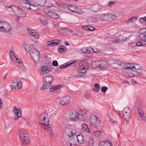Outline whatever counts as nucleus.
<instances>
[{
	"mask_svg": "<svg viewBox=\"0 0 146 146\" xmlns=\"http://www.w3.org/2000/svg\"><path fill=\"white\" fill-rule=\"evenodd\" d=\"M79 112H80L81 113H83L84 115L87 112V110L86 109L81 110Z\"/></svg>",
	"mask_w": 146,
	"mask_h": 146,
	"instance_id": "nucleus-58",
	"label": "nucleus"
},
{
	"mask_svg": "<svg viewBox=\"0 0 146 146\" xmlns=\"http://www.w3.org/2000/svg\"><path fill=\"white\" fill-rule=\"evenodd\" d=\"M92 48L91 47L83 48L81 49L82 52L84 53H92Z\"/></svg>",
	"mask_w": 146,
	"mask_h": 146,
	"instance_id": "nucleus-24",
	"label": "nucleus"
},
{
	"mask_svg": "<svg viewBox=\"0 0 146 146\" xmlns=\"http://www.w3.org/2000/svg\"><path fill=\"white\" fill-rule=\"evenodd\" d=\"M58 44V42H53L52 40L49 41L47 43V44L50 46H53L54 45L56 46Z\"/></svg>",
	"mask_w": 146,
	"mask_h": 146,
	"instance_id": "nucleus-36",
	"label": "nucleus"
},
{
	"mask_svg": "<svg viewBox=\"0 0 146 146\" xmlns=\"http://www.w3.org/2000/svg\"><path fill=\"white\" fill-rule=\"evenodd\" d=\"M92 23L96 22L97 21V18L94 17H91Z\"/></svg>",
	"mask_w": 146,
	"mask_h": 146,
	"instance_id": "nucleus-55",
	"label": "nucleus"
},
{
	"mask_svg": "<svg viewBox=\"0 0 146 146\" xmlns=\"http://www.w3.org/2000/svg\"><path fill=\"white\" fill-rule=\"evenodd\" d=\"M82 129L85 130L86 132L90 133V130L88 127V126L85 124H83L82 125Z\"/></svg>",
	"mask_w": 146,
	"mask_h": 146,
	"instance_id": "nucleus-34",
	"label": "nucleus"
},
{
	"mask_svg": "<svg viewBox=\"0 0 146 146\" xmlns=\"http://www.w3.org/2000/svg\"><path fill=\"white\" fill-rule=\"evenodd\" d=\"M11 88L13 90H16V87L15 86V85H13V84H12L11 85Z\"/></svg>",
	"mask_w": 146,
	"mask_h": 146,
	"instance_id": "nucleus-63",
	"label": "nucleus"
},
{
	"mask_svg": "<svg viewBox=\"0 0 146 146\" xmlns=\"http://www.w3.org/2000/svg\"><path fill=\"white\" fill-rule=\"evenodd\" d=\"M138 113L139 114L142 119H144L145 118V116L143 111L142 112L139 111L138 112Z\"/></svg>",
	"mask_w": 146,
	"mask_h": 146,
	"instance_id": "nucleus-51",
	"label": "nucleus"
},
{
	"mask_svg": "<svg viewBox=\"0 0 146 146\" xmlns=\"http://www.w3.org/2000/svg\"><path fill=\"white\" fill-rule=\"evenodd\" d=\"M66 27L64 28L62 27L60 29L58 30V32L60 33V34H61V35H64L65 34L66 31Z\"/></svg>",
	"mask_w": 146,
	"mask_h": 146,
	"instance_id": "nucleus-40",
	"label": "nucleus"
},
{
	"mask_svg": "<svg viewBox=\"0 0 146 146\" xmlns=\"http://www.w3.org/2000/svg\"><path fill=\"white\" fill-rule=\"evenodd\" d=\"M88 144L89 146H93L94 145V139L92 138L90 139L88 141Z\"/></svg>",
	"mask_w": 146,
	"mask_h": 146,
	"instance_id": "nucleus-43",
	"label": "nucleus"
},
{
	"mask_svg": "<svg viewBox=\"0 0 146 146\" xmlns=\"http://www.w3.org/2000/svg\"><path fill=\"white\" fill-rule=\"evenodd\" d=\"M91 66L93 68H101V65H97L96 63L94 62H92L91 64Z\"/></svg>",
	"mask_w": 146,
	"mask_h": 146,
	"instance_id": "nucleus-37",
	"label": "nucleus"
},
{
	"mask_svg": "<svg viewBox=\"0 0 146 146\" xmlns=\"http://www.w3.org/2000/svg\"><path fill=\"white\" fill-rule=\"evenodd\" d=\"M15 15L19 17H25L26 16V13L19 7L17 11L15 12Z\"/></svg>",
	"mask_w": 146,
	"mask_h": 146,
	"instance_id": "nucleus-12",
	"label": "nucleus"
},
{
	"mask_svg": "<svg viewBox=\"0 0 146 146\" xmlns=\"http://www.w3.org/2000/svg\"><path fill=\"white\" fill-rule=\"evenodd\" d=\"M89 121L90 125L92 126L98 127L100 125V118L95 115L91 116Z\"/></svg>",
	"mask_w": 146,
	"mask_h": 146,
	"instance_id": "nucleus-3",
	"label": "nucleus"
},
{
	"mask_svg": "<svg viewBox=\"0 0 146 146\" xmlns=\"http://www.w3.org/2000/svg\"><path fill=\"white\" fill-rule=\"evenodd\" d=\"M101 134V132L100 131H96L94 132V135L97 137H98Z\"/></svg>",
	"mask_w": 146,
	"mask_h": 146,
	"instance_id": "nucleus-50",
	"label": "nucleus"
},
{
	"mask_svg": "<svg viewBox=\"0 0 146 146\" xmlns=\"http://www.w3.org/2000/svg\"><path fill=\"white\" fill-rule=\"evenodd\" d=\"M78 114L77 112L74 111H70L69 114V118L72 120H76L78 119Z\"/></svg>",
	"mask_w": 146,
	"mask_h": 146,
	"instance_id": "nucleus-11",
	"label": "nucleus"
},
{
	"mask_svg": "<svg viewBox=\"0 0 146 146\" xmlns=\"http://www.w3.org/2000/svg\"><path fill=\"white\" fill-rule=\"evenodd\" d=\"M86 20L88 22L92 23L91 17H89V18L87 19Z\"/></svg>",
	"mask_w": 146,
	"mask_h": 146,
	"instance_id": "nucleus-64",
	"label": "nucleus"
},
{
	"mask_svg": "<svg viewBox=\"0 0 146 146\" xmlns=\"http://www.w3.org/2000/svg\"><path fill=\"white\" fill-rule=\"evenodd\" d=\"M34 3L38 6H44L46 2V0H33Z\"/></svg>",
	"mask_w": 146,
	"mask_h": 146,
	"instance_id": "nucleus-15",
	"label": "nucleus"
},
{
	"mask_svg": "<svg viewBox=\"0 0 146 146\" xmlns=\"http://www.w3.org/2000/svg\"><path fill=\"white\" fill-rule=\"evenodd\" d=\"M108 145H109V146H112L113 144L109 140H106L104 141H100L99 145L100 146H107Z\"/></svg>",
	"mask_w": 146,
	"mask_h": 146,
	"instance_id": "nucleus-16",
	"label": "nucleus"
},
{
	"mask_svg": "<svg viewBox=\"0 0 146 146\" xmlns=\"http://www.w3.org/2000/svg\"><path fill=\"white\" fill-rule=\"evenodd\" d=\"M13 110L15 116L14 117V120H17L21 116V109L19 108H17L15 107L13 108Z\"/></svg>",
	"mask_w": 146,
	"mask_h": 146,
	"instance_id": "nucleus-9",
	"label": "nucleus"
},
{
	"mask_svg": "<svg viewBox=\"0 0 146 146\" xmlns=\"http://www.w3.org/2000/svg\"><path fill=\"white\" fill-rule=\"evenodd\" d=\"M100 89V85L98 84H95L94 87L93 88V90L94 91L97 92H98L99 90Z\"/></svg>",
	"mask_w": 146,
	"mask_h": 146,
	"instance_id": "nucleus-38",
	"label": "nucleus"
},
{
	"mask_svg": "<svg viewBox=\"0 0 146 146\" xmlns=\"http://www.w3.org/2000/svg\"><path fill=\"white\" fill-rule=\"evenodd\" d=\"M49 126H48V127H46V130H44L45 131H47L50 134V135L51 137V138H52V136L53 137L54 135V134L53 133V131L52 129V127H48Z\"/></svg>",
	"mask_w": 146,
	"mask_h": 146,
	"instance_id": "nucleus-28",
	"label": "nucleus"
},
{
	"mask_svg": "<svg viewBox=\"0 0 146 146\" xmlns=\"http://www.w3.org/2000/svg\"><path fill=\"white\" fill-rule=\"evenodd\" d=\"M46 14L51 18L55 19L59 18V15L56 13H54L51 11H47Z\"/></svg>",
	"mask_w": 146,
	"mask_h": 146,
	"instance_id": "nucleus-13",
	"label": "nucleus"
},
{
	"mask_svg": "<svg viewBox=\"0 0 146 146\" xmlns=\"http://www.w3.org/2000/svg\"><path fill=\"white\" fill-rule=\"evenodd\" d=\"M1 31L2 32L7 33L9 32L11 29L10 25L4 22Z\"/></svg>",
	"mask_w": 146,
	"mask_h": 146,
	"instance_id": "nucleus-8",
	"label": "nucleus"
},
{
	"mask_svg": "<svg viewBox=\"0 0 146 146\" xmlns=\"http://www.w3.org/2000/svg\"><path fill=\"white\" fill-rule=\"evenodd\" d=\"M62 87L61 85L59 84L57 86H52L50 88V92H53L54 91L58 90Z\"/></svg>",
	"mask_w": 146,
	"mask_h": 146,
	"instance_id": "nucleus-22",
	"label": "nucleus"
},
{
	"mask_svg": "<svg viewBox=\"0 0 146 146\" xmlns=\"http://www.w3.org/2000/svg\"><path fill=\"white\" fill-rule=\"evenodd\" d=\"M85 69L86 68L85 67L78 68V72H84V70H85Z\"/></svg>",
	"mask_w": 146,
	"mask_h": 146,
	"instance_id": "nucleus-53",
	"label": "nucleus"
},
{
	"mask_svg": "<svg viewBox=\"0 0 146 146\" xmlns=\"http://www.w3.org/2000/svg\"><path fill=\"white\" fill-rule=\"evenodd\" d=\"M116 38L118 42H124L126 40L127 38L122 35L118 36Z\"/></svg>",
	"mask_w": 146,
	"mask_h": 146,
	"instance_id": "nucleus-26",
	"label": "nucleus"
},
{
	"mask_svg": "<svg viewBox=\"0 0 146 146\" xmlns=\"http://www.w3.org/2000/svg\"><path fill=\"white\" fill-rule=\"evenodd\" d=\"M108 90L107 87L106 86H104L102 87L101 90V91L103 93H105L107 90Z\"/></svg>",
	"mask_w": 146,
	"mask_h": 146,
	"instance_id": "nucleus-48",
	"label": "nucleus"
},
{
	"mask_svg": "<svg viewBox=\"0 0 146 146\" xmlns=\"http://www.w3.org/2000/svg\"><path fill=\"white\" fill-rule=\"evenodd\" d=\"M75 13L78 14H81L82 13V11L80 8L76 7V10Z\"/></svg>",
	"mask_w": 146,
	"mask_h": 146,
	"instance_id": "nucleus-47",
	"label": "nucleus"
},
{
	"mask_svg": "<svg viewBox=\"0 0 146 146\" xmlns=\"http://www.w3.org/2000/svg\"><path fill=\"white\" fill-rule=\"evenodd\" d=\"M131 111L128 107L125 108L123 111V115L126 119H129L131 116Z\"/></svg>",
	"mask_w": 146,
	"mask_h": 146,
	"instance_id": "nucleus-10",
	"label": "nucleus"
},
{
	"mask_svg": "<svg viewBox=\"0 0 146 146\" xmlns=\"http://www.w3.org/2000/svg\"><path fill=\"white\" fill-rule=\"evenodd\" d=\"M85 98L87 99H88L90 97V95L88 93H86L85 94Z\"/></svg>",
	"mask_w": 146,
	"mask_h": 146,
	"instance_id": "nucleus-61",
	"label": "nucleus"
},
{
	"mask_svg": "<svg viewBox=\"0 0 146 146\" xmlns=\"http://www.w3.org/2000/svg\"><path fill=\"white\" fill-rule=\"evenodd\" d=\"M13 85H15V86L17 87L18 89H20L21 88L22 86V82L21 81L18 82L17 80L16 79L13 80L12 83Z\"/></svg>",
	"mask_w": 146,
	"mask_h": 146,
	"instance_id": "nucleus-14",
	"label": "nucleus"
},
{
	"mask_svg": "<svg viewBox=\"0 0 146 146\" xmlns=\"http://www.w3.org/2000/svg\"><path fill=\"white\" fill-rule=\"evenodd\" d=\"M40 70L41 72L47 74L50 71V69H49L47 66L44 65L40 68Z\"/></svg>",
	"mask_w": 146,
	"mask_h": 146,
	"instance_id": "nucleus-21",
	"label": "nucleus"
},
{
	"mask_svg": "<svg viewBox=\"0 0 146 146\" xmlns=\"http://www.w3.org/2000/svg\"><path fill=\"white\" fill-rule=\"evenodd\" d=\"M52 64L53 66H58V62L56 60L53 61Z\"/></svg>",
	"mask_w": 146,
	"mask_h": 146,
	"instance_id": "nucleus-52",
	"label": "nucleus"
},
{
	"mask_svg": "<svg viewBox=\"0 0 146 146\" xmlns=\"http://www.w3.org/2000/svg\"><path fill=\"white\" fill-rule=\"evenodd\" d=\"M31 57L35 63L39 62L40 57L38 51L35 48H32L31 52L30 54Z\"/></svg>",
	"mask_w": 146,
	"mask_h": 146,
	"instance_id": "nucleus-5",
	"label": "nucleus"
},
{
	"mask_svg": "<svg viewBox=\"0 0 146 146\" xmlns=\"http://www.w3.org/2000/svg\"><path fill=\"white\" fill-rule=\"evenodd\" d=\"M138 112L143 111L142 107L141 106H138L137 107Z\"/></svg>",
	"mask_w": 146,
	"mask_h": 146,
	"instance_id": "nucleus-57",
	"label": "nucleus"
},
{
	"mask_svg": "<svg viewBox=\"0 0 146 146\" xmlns=\"http://www.w3.org/2000/svg\"><path fill=\"white\" fill-rule=\"evenodd\" d=\"M28 4L30 6H33L32 9V10H31V11H35L36 10H38V8L35 5L29 3Z\"/></svg>",
	"mask_w": 146,
	"mask_h": 146,
	"instance_id": "nucleus-41",
	"label": "nucleus"
},
{
	"mask_svg": "<svg viewBox=\"0 0 146 146\" xmlns=\"http://www.w3.org/2000/svg\"><path fill=\"white\" fill-rule=\"evenodd\" d=\"M82 28L85 30L89 31H93L95 29V28L94 27L87 25L83 26L82 27Z\"/></svg>",
	"mask_w": 146,
	"mask_h": 146,
	"instance_id": "nucleus-23",
	"label": "nucleus"
},
{
	"mask_svg": "<svg viewBox=\"0 0 146 146\" xmlns=\"http://www.w3.org/2000/svg\"><path fill=\"white\" fill-rule=\"evenodd\" d=\"M9 55L10 57L16 55L15 52L11 51H10V52Z\"/></svg>",
	"mask_w": 146,
	"mask_h": 146,
	"instance_id": "nucleus-56",
	"label": "nucleus"
},
{
	"mask_svg": "<svg viewBox=\"0 0 146 146\" xmlns=\"http://www.w3.org/2000/svg\"><path fill=\"white\" fill-rule=\"evenodd\" d=\"M19 138L22 143L25 145L30 142V139L27 133L20 132L19 133Z\"/></svg>",
	"mask_w": 146,
	"mask_h": 146,
	"instance_id": "nucleus-6",
	"label": "nucleus"
},
{
	"mask_svg": "<svg viewBox=\"0 0 146 146\" xmlns=\"http://www.w3.org/2000/svg\"><path fill=\"white\" fill-rule=\"evenodd\" d=\"M139 21L141 23H143L144 21H146V16L139 18Z\"/></svg>",
	"mask_w": 146,
	"mask_h": 146,
	"instance_id": "nucleus-46",
	"label": "nucleus"
},
{
	"mask_svg": "<svg viewBox=\"0 0 146 146\" xmlns=\"http://www.w3.org/2000/svg\"><path fill=\"white\" fill-rule=\"evenodd\" d=\"M70 99L71 97L69 96H66L60 99L59 103L63 106H67L69 104Z\"/></svg>",
	"mask_w": 146,
	"mask_h": 146,
	"instance_id": "nucleus-7",
	"label": "nucleus"
},
{
	"mask_svg": "<svg viewBox=\"0 0 146 146\" xmlns=\"http://www.w3.org/2000/svg\"><path fill=\"white\" fill-rule=\"evenodd\" d=\"M92 53H98L100 51L99 50L97 49V48H95L94 49L93 48H92Z\"/></svg>",
	"mask_w": 146,
	"mask_h": 146,
	"instance_id": "nucleus-54",
	"label": "nucleus"
},
{
	"mask_svg": "<svg viewBox=\"0 0 146 146\" xmlns=\"http://www.w3.org/2000/svg\"><path fill=\"white\" fill-rule=\"evenodd\" d=\"M115 4V2L113 1H110L109 2V5L110 7L112 5H114Z\"/></svg>",
	"mask_w": 146,
	"mask_h": 146,
	"instance_id": "nucleus-60",
	"label": "nucleus"
},
{
	"mask_svg": "<svg viewBox=\"0 0 146 146\" xmlns=\"http://www.w3.org/2000/svg\"><path fill=\"white\" fill-rule=\"evenodd\" d=\"M10 58L12 61L13 62H14L15 63L16 62H18L19 60V58L18 59V58L16 55L12 57H10Z\"/></svg>",
	"mask_w": 146,
	"mask_h": 146,
	"instance_id": "nucleus-42",
	"label": "nucleus"
},
{
	"mask_svg": "<svg viewBox=\"0 0 146 146\" xmlns=\"http://www.w3.org/2000/svg\"><path fill=\"white\" fill-rule=\"evenodd\" d=\"M108 14H104L102 15L100 17L101 20L108 21L109 20L108 19Z\"/></svg>",
	"mask_w": 146,
	"mask_h": 146,
	"instance_id": "nucleus-32",
	"label": "nucleus"
},
{
	"mask_svg": "<svg viewBox=\"0 0 146 146\" xmlns=\"http://www.w3.org/2000/svg\"><path fill=\"white\" fill-rule=\"evenodd\" d=\"M75 62V61L73 62H68L62 65H61L60 66L59 68L60 69L63 68H65L66 67H68V66H70V65L72 64L73 63H74Z\"/></svg>",
	"mask_w": 146,
	"mask_h": 146,
	"instance_id": "nucleus-25",
	"label": "nucleus"
},
{
	"mask_svg": "<svg viewBox=\"0 0 146 146\" xmlns=\"http://www.w3.org/2000/svg\"><path fill=\"white\" fill-rule=\"evenodd\" d=\"M24 47L27 53H29L30 51H31L30 46L28 44H24Z\"/></svg>",
	"mask_w": 146,
	"mask_h": 146,
	"instance_id": "nucleus-35",
	"label": "nucleus"
},
{
	"mask_svg": "<svg viewBox=\"0 0 146 146\" xmlns=\"http://www.w3.org/2000/svg\"><path fill=\"white\" fill-rule=\"evenodd\" d=\"M4 21H0V31H1V27H2V26L3 24Z\"/></svg>",
	"mask_w": 146,
	"mask_h": 146,
	"instance_id": "nucleus-62",
	"label": "nucleus"
},
{
	"mask_svg": "<svg viewBox=\"0 0 146 146\" xmlns=\"http://www.w3.org/2000/svg\"><path fill=\"white\" fill-rule=\"evenodd\" d=\"M63 47H59L58 48V51L62 53L64 52V47H65L66 49V48L64 46H62Z\"/></svg>",
	"mask_w": 146,
	"mask_h": 146,
	"instance_id": "nucleus-49",
	"label": "nucleus"
},
{
	"mask_svg": "<svg viewBox=\"0 0 146 146\" xmlns=\"http://www.w3.org/2000/svg\"><path fill=\"white\" fill-rule=\"evenodd\" d=\"M15 64L16 66H18L19 69L21 70H24L25 66L23 65L21 60L19 58V60L18 62H15Z\"/></svg>",
	"mask_w": 146,
	"mask_h": 146,
	"instance_id": "nucleus-17",
	"label": "nucleus"
},
{
	"mask_svg": "<svg viewBox=\"0 0 146 146\" xmlns=\"http://www.w3.org/2000/svg\"><path fill=\"white\" fill-rule=\"evenodd\" d=\"M134 65H133L131 68L135 69L136 70H141L142 69V68L140 66L139 64L134 63Z\"/></svg>",
	"mask_w": 146,
	"mask_h": 146,
	"instance_id": "nucleus-27",
	"label": "nucleus"
},
{
	"mask_svg": "<svg viewBox=\"0 0 146 146\" xmlns=\"http://www.w3.org/2000/svg\"><path fill=\"white\" fill-rule=\"evenodd\" d=\"M135 70H134L133 69H131V71H130V72L131 73L132 77L137 76L141 75L142 74L140 72H138Z\"/></svg>",
	"mask_w": 146,
	"mask_h": 146,
	"instance_id": "nucleus-20",
	"label": "nucleus"
},
{
	"mask_svg": "<svg viewBox=\"0 0 146 146\" xmlns=\"http://www.w3.org/2000/svg\"><path fill=\"white\" fill-rule=\"evenodd\" d=\"M140 30L139 31L140 34L139 35H137L135 40L137 41L136 46H143L146 44V34L144 33H141Z\"/></svg>",
	"mask_w": 146,
	"mask_h": 146,
	"instance_id": "nucleus-1",
	"label": "nucleus"
},
{
	"mask_svg": "<svg viewBox=\"0 0 146 146\" xmlns=\"http://www.w3.org/2000/svg\"><path fill=\"white\" fill-rule=\"evenodd\" d=\"M137 19V18L136 17H133L130 19L128 21V22L132 23L135 21Z\"/></svg>",
	"mask_w": 146,
	"mask_h": 146,
	"instance_id": "nucleus-45",
	"label": "nucleus"
},
{
	"mask_svg": "<svg viewBox=\"0 0 146 146\" xmlns=\"http://www.w3.org/2000/svg\"><path fill=\"white\" fill-rule=\"evenodd\" d=\"M43 115V114L42 113L40 116V119L41 120L40 121H39V123L42 125L41 127L43 130H46V127H48V126H49V118H47L46 116H44L42 117Z\"/></svg>",
	"mask_w": 146,
	"mask_h": 146,
	"instance_id": "nucleus-4",
	"label": "nucleus"
},
{
	"mask_svg": "<svg viewBox=\"0 0 146 146\" xmlns=\"http://www.w3.org/2000/svg\"><path fill=\"white\" fill-rule=\"evenodd\" d=\"M68 8L72 12H75L76 9V7L72 5H69L68 6Z\"/></svg>",
	"mask_w": 146,
	"mask_h": 146,
	"instance_id": "nucleus-33",
	"label": "nucleus"
},
{
	"mask_svg": "<svg viewBox=\"0 0 146 146\" xmlns=\"http://www.w3.org/2000/svg\"><path fill=\"white\" fill-rule=\"evenodd\" d=\"M87 69V68H86V70H85L84 72H78V74L80 77H82L85 75Z\"/></svg>",
	"mask_w": 146,
	"mask_h": 146,
	"instance_id": "nucleus-44",
	"label": "nucleus"
},
{
	"mask_svg": "<svg viewBox=\"0 0 146 146\" xmlns=\"http://www.w3.org/2000/svg\"><path fill=\"white\" fill-rule=\"evenodd\" d=\"M78 113L79 114L78 115V118L79 120L80 121H83L84 120L85 118L83 116V113H81L80 112H79Z\"/></svg>",
	"mask_w": 146,
	"mask_h": 146,
	"instance_id": "nucleus-39",
	"label": "nucleus"
},
{
	"mask_svg": "<svg viewBox=\"0 0 146 146\" xmlns=\"http://www.w3.org/2000/svg\"><path fill=\"white\" fill-rule=\"evenodd\" d=\"M108 19L109 20H108V21H111L113 20H114L116 17L115 15H112L111 14H108Z\"/></svg>",
	"mask_w": 146,
	"mask_h": 146,
	"instance_id": "nucleus-31",
	"label": "nucleus"
},
{
	"mask_svg": "<svg viewBox=\"0 0 146 146\" xmlns=\"http://www.w3.org/2000/svg\"><path fill=\"white\" fill-rule=\"evenodd\" d=\"M131 67H132V66H128L127 67H126V66H125L124 67V68L125 69H127V70H130V71H131V69H132V68H131Z\"/></svg>",
	"mask_w": 146,
	"mask_h": 146,
	"instance_id": "nucleus-59",
	"label": "nucleus"
},
{
	"mask_svg": "<svg viewBox=\"0 0 146 146\" xmlns=\"http://www.w3.org/2000/svg\"><path fill=\"white\" fill-rule=\"evenodd\" d=\"M31 36H33L36 38H38V34L36 31L33 30H31L30 31H29Z\"/></svg>",
	"mask_w": 146,
	"mask_h": 146,
	"instance_id": "nucleus-29",
	"label": "nucleus"
},
{
	"mask_svg": "<svg viewBox=\"0 0 146 146\" xmlns=\"http://www.w3.org/2000/svg\"><path fill=\"white\" fill-rule=\"evenodd\" d=\"M6 8H11L12 11L14 12L15 13L16 12L17 10L19 7H16L12 5L11 6H6Z\"/></svg>",
	"mask_w": 146,
	"mask_h": 146,
	"instance_id": "nucleus-30",
	"label": "nucleus"
},
{
	"mask_svg": "<svg viewBox=\"0 0 146 146\" xmlns=\"http://www.w3.org/2000/svg\"><path fill=\"white\" fill-rule=\"evenodd\" d=\"M43 83L40 90L46 89L49 88L52 85V82L53 80V77L52 76L45 77L43 79Z\"/></svg>",
	"mask_w": 146,
	"mask_h": 146,
	"instance_id": "nucleus-2",
	"label": "nucleus"
},
{
	"mask_svg": "<svg viewBox=\"0 0 146 146\" xmlns=\"http://www.w3.org/2000/svg\"><path fill=\"white\" fill-rule=\"evenodd\" d=\"M100 7L99 4H96L92 5L91 7V9L92 11L96 12L99 11Z\"/></svg>",
	"mask_w": 146,
	"mask_h": 146,
	"instance_id": "nucleus-19",
	"label": "nucleus"
},
{
	"mask_svg": "<svg viewBox=\"0 0 146 146\" xmlns=\"http://www.w3.org/2000/svg\"><path fill=\"white\" fill-rule=\"evenodd\" d=\"M78 142L80 144L83 143L84 141V138L82 134L80 133L78 135H76Z\"/></svg>",
	"mask_w": 146,
	"mask_h": 146,
	"instance_id": "nucleus-18",
	"label": "nucleus"
}]
</instances>
